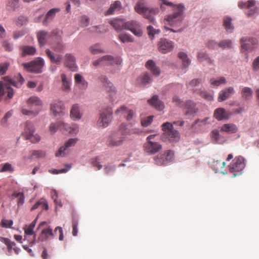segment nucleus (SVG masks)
I'll use <instances>...</instances> for the list:
<instances>
[{"label": "nucleus", "mask_w": 259, "mask_h": 259, "mask_svg": "<svg viewBox=\"0 0 259 259\" xmlns=\"http://www.w3.org/2000/svg\"><path fill=\"white\" fill-rule=\"evenodd\" d=\"M162 3L160 4V8L162 10H165L164 6H167L172 8L174 13L172 14L167 16L165 20L170 25L179 26L183 20L184 11L185 7L183 4L174 5L173 3L167 0H160Z\"/></svg>", "instance_id": "obj_1"}, {"label": "nucleus", "mask_w": 259, "mask_h": 259, "mask_svg": "<svg viewBox=\"0 0 259 259\" xmlns=\"http://www.w3.org/2000/svg\"><path fill=\"white\" fill-rule=\"evenodd\" d=\"M26 103L28 109L22 108L21 112L25 115L30 117H35L38 114L41 110L43 106V102L37 96H31L26 101Z\"/></svg>", "instance_id": "obj_2"}, {"label": "nucleus", "mask_w": 259, "mask_h": 259, "mask_svg": "<svg viewBox=\"0 0 259 259\" xmlns=\"http://www.w3.org/2000/svg\"><path fill=\"white\" fill-rule=\"evenodd\" d=\"M17 78L18 81L10 79L8 76L4 77V80L6 81L4 86L3 85V82L2 81L0 82V97L4 94H7V98L9 99L12 98L14 95V91L11 87V85L19 88L21 87L24 80L20 74L18 75Z\"/></svg>", "instance_id": "obj_3"}, {"label": "nucleus", "mask_w": 259, "mask_h": 259, "mask_svg": "<svg viewBox=\"0 0 259 259\" xmlns=\"http://www.w3.org/2000/svg\"><path fill=\"white\" fill-rule=\"evenodd\" d=\"M145 2L141 0L138 2L135 7V11L138 14L142 15L143 17L149 20L150 22L154 23V15L158 13L159 10L157 8H148L144 6Z\"/></svg>", "instance_id": "obj_4"}, {"label": "nucleus", "mask_w": 259, "mask_h": 259, "mask_svg": "<svg viewBox=\"0 0 259 259\" xmlns=\"http://www.w3.org/2000/svg\"><path fill=\"white\" fill-rule=\"evenodd\" d=\"M162 129L163 133L162 135V140L170 142H178L180 139L179 133L174 128L173 125L170 122H166L162 124Z\"/></svg>", "instance_id": "obj_5"}, {"label": "nucleus", "mask_w": 259, "mask_h": 259, "mask_svg": "<svg viewBox=\"0 0 259 259\" xmlns=\"http://www.w3.org/2000/svg\"><path fill=\"white\" fill-rule=\"evenodd\" d=\"M156 135H150L146 139L144 144L143 149L144 151L149 155H154L162 149V145L157 142L154 141Z\"/></svg>", "instance_id": "obj_6"}, {"label": "nucleus", "mask_w": 259, "mask_h": 259, "mask_svg": "<svg viewBox=\"0 0 259 259\" xmlns=\"http://www.w3.org/2000/svg\"><path fill=\"white\" fill-rule=\"evenodd\" d=\"M245 166V159L241 156L236 157L229 166L230 172L234 177L241 175Z\"/></svg>", "instance_id": "obj_7"}, {"label": "nucleus", "mask_w": 259, "mask_h": 259, "mask_svg": "<svg viewBox=\"0 0 259 259\" xmlns=\"http://www.w3.org/2000/svg\"><path fill=\"white\" fill-rule=\"evenodd\" d=\"M44 65V61L40 58H37L33 61L22 64V66L25 70L35 73L41 72Z\"/></svg>", "instance_id": "obj_8"}, {"label": "nucleus", "mask_w": 259, "mask_h": 259, "mask_svg": "<svg viewBox=\"0 0 259 259\" xmlns=\"http://www.w3.org/2000/svg\"><path fill=\"white\" fill-rule=\"evenodd\" d=\"M24 127L22 136L26 140H30L32 143H37L40 141V136L37 134H34L35 129L32 122L26 121L24 124Z\"/></svg>", "instance_id": "obj_9"}, {"label": "nucleus", "mask_w": 259, "mask_h": 259, "mask_svg": "<svg viewBox=\"0 0 259 259\" xmlns=\"http://www.w3.org/2000/svg\"><path fill=\"white\" fill-rule=\"evenodd\" d=\"M113 119V112L111 107L103 109L100 114L98 121V125L103 128L107 127Z\"/></svg>", "instance_id": "obj_10"}, {"label": "nucleus", "mask_w": 259, "mask_h": 259, "mask_svg": "<svg viewBox=\"0 0 259 259\" xmlns=\"http://www.w3.org/2000/svg\"><path fill=\"white\" fill-rule=\"evenodd\" d=\"M174 155V152L168 150L154 157V160L155 163L158 165H166L172 161Z\"/></svg>", "instance_id": "obj_11"}, {"label": "nucleus", "mask_w": 259, "mask_h": 259, "mask_svg": "<svg viewBox=\"0 0 259 259\" xmlns=\"http://www.w3.org/2000/svg\"><path fill=\"white\" fill-rule=\"evenodd\" d=\"M36 223V219L34 220L29 226H26L24 230V240H27L30 244H34L35 242L36 234H34L33 229Z\"/></svg>", "instance_id": "obj_12"}, {"label": "nucleus", "mask_w": 259, "mask_h": 259, "mask_svg": "<svg viewBox=\"0 0 259 259\" xmlns=\"http://www.w3.org/2000/svg\"><path fill=\"white\" fill-rule=\"evenodd\" d=\"M124 29L130 30L137 36H141L143 34L141 25L137 21L131 20L125 22Z\"/></svg>", "instance_id": "obj_13"}, {"label": "nucleus", "mask_w": 259, "mask_h": 259, "mask_svg": "<svg viewBox=\"0 0 259 259\" xmlns=\"http://www.w3.org/2000/svg\"><path fill=\"white\" fill-rule=\"evenodd\" d=\"M256 5V2L255 0H248L247 1H240L238 3V6L239 8H247L250 10V12L247 14L248 17L253 15L255 11L257 10L258 8Z\"/></svg>", "instance_id": "obj_14"}, {"label": "nucleus", "mask_w": 259, "mask_h": 259, "mask_svg": "<svg viewBox=\"0 0 259 259\" xmlns=\"http://www.w3.org/2000/svg\"><path fill=\"white\" fill-rule=\"evenodd\" d=\"M240 42L243 51H251L257 44L256 38L249 37H243L241 39Z\"/></svg>", "instance_id": "obj_15"}, {"label": "nucleus", "mask_w": 259, "mask_h": 259, "mask_svg": "<svg viewBox=\"0 0 259 259\" xmlns=\"http://www.w3.org/2000/svg\"><path fill=\"white\" fill-rule=\"evenodd\" d=\"M64 105L60 101H57L50 104V111L53 115L55 116L61 117L64 114Z\"/></svg>", "instance_id": "obj_16"}, {"label": "nucleus", "mask_w": 259, "mask_h": 259, "mask_svg": "<svg viewBox=\"0 0 259 259\" xmlns=\"http://www.w3.org/2000/svg\"><path fill=\"white\" fill-rule=\"evenodd\" d=\"M78 139L76 138L69 139L65 143L64 146H62L59 149L58 151L56 153V156L63 157L65 156L67 153L68 152V148L74 146L76 144L77 142L78 141Z\"/></svg>", "instance_id": "obj_17"}, {"label": "nucleus", "mask_w": 259, "mask_h": 259, "mask_svg": "<svg viewBox=\"0 0 259 259\" xmlns=\"http://www.w3.org/2000/svg\"><path fill=\"white\" fill-rule=\"evenodd\" d=\"M174 47L173 42L165 38H161L158 44V50L162 54L170 52Z\"/></svg>", "instance_id": "obj_18"}, {"label": "nucleus", "mask_w": 259, "mask_h": 259, "mask_svg": "<svg viewBox=\"0 0 259 259\" xmlns=\"http://www.w3.org/2000/svg\"><path fill=\"white\" fill-rule=\"evenodd\" d=\"M44 225H46L47 227L42 230L40 236L38 238V239L41 241L47 240L49 239L50 237L54 238V237L52 229L50 226H47L46 222L40 223L38 227L41 228Z\"/></svg>", "instance_id": "obj_19"}, {"label": "nucleus", "mask_w": 259, "mask_h": 259, "mask_svg": "<svg viewBox=\"0 0 259 259\" xmlns=\"http://www.w3.org/2000/svg\"><path fill=\"white\" fill-rule=\"evenodd\" d=\"M232 114L223 108L216 109L213 113L214 117L219 121L229 119Z\"/></svg>", "instance_id": "obj_20"}, {"label": "nucleus", "mask_w": 259, "mask_h": 259, "mask_svg": "<svg viewBox=\"0 0 259 259\" xmlns=\"http://www.w3.org/2000/svg\"><path fill=\"white\" fill-rule=\"evenodd\" d=\"M123 141V138L119 136L118 133H113L107 140V144L111 147L119 146Z\"/></svg>", "instance_id": "obj_21"}, {"label": "nucleus", "mask_w": 259, "mask_h": 259, "mask_svg": "<svg viewBox=\"0 0 259 259\" xmlns=\"http://www.w3.org/2000/svg\"><path fill=\"white\" fill-rule=\"evenodd\" d=\"M235 93L234 89L233 87H230L222 90L219 95L218 101L222 102L225 101L230 98Z\"/></svg>", "instance_id": "obj_22"}, {"label": "nucleus", "mask_w": 259, "mask_h": 259, "mask_svg": "<svg viewBox=\"0 0 259 259\" xmlns=\"http://www.w3.org/2000/svg\"><path fill=\"white\" fill-rule=\"evenodd\" d=\"M198 111V109L196 107V104L191 101H188L185 103L184 108L185 115H192Z\"/></svg>", "instance_id": "obj_23"}, {"label": "nucleus", "mask_w": 259, "mask_h": 259, "mask_svg": "<svg viewBox=\"0 0 259 259\" xmlns=\"http://www.w3.org/2000/svg\"><path fill=\"white\" fill-rule=\"evenodd\" d=\"M76 59L74 56L71 53H67L64 56V65L71 69L76 68Z\"/></svg>", "instance_id": "obj_24"}, {"label": "nucleus", "mask_w": 259, "mask_h": 259, "mask_svg": "<svg viewBox=\"0 0 259 259\" xmlns=\"http://www.w3.org/2000/svg\"><path fill=\"white\" fill-rule=\"evenodd\" d=\"M220 132H226L228 134H234L237 132V126L234 123H225L219 127Z\"/></svg>", "instance_id": "obj_25"}, {"label": "nucleus", "mask_w": 259, "mask_h": 259, "mask_svg": "<svg viewBox=\"0 0 259 259\" xmlns=\"http://www.w3.org/2000/svg\"><path fill=\"white\" fill-rule=\"evenodd\" d=\"M104 65L120 64L121 60L118 57H113L111 55H105L102 57Z\"/></svg>", "instance_id": "obj_26"}, {"label": "nucleus", "mask_w": 259, "mask_h": 259, "mask_svg": "<svg viewBox=\"0 0 259 259\" xmlns=\"http://www.w3.org/2000/svg\"><path fill=\"white\" fill-rule=\"evenodd\" d=\"M148 103L158 110L161 111L164 108L163 103L159 100L157 95L153 96L151 99L148 100Z\"/></svg>", "instance_id": "obj_27"}, {"label": "nucleus", "mask_w": 259, "mask_h": 259, "mask_svg": "<svg viewBox=\"0 0 259 259\" xmlns=\"http://www.w3.org/2000/svg\"><path fill=\"white\" fill-rule=\"evenodd\" d=\"M146 67L149 70L153 75L158 76L160 74V70L159 67L157 66L152 60H149L146 63Z\"/></svg>", "instance_id": "obj_28"}, {"label": "nucleus", "mask_w": 259, "mask_h": 259, "mask_svg": "<svg viewBox=\"0 0 259 259\" xmlns=\"http://www.w3.org/2000/svg\"><path fill=\"white\" fill-rule=\"evenodd\" d=\"M46 54L50 61L53 63H55L59 65L61 63L62 60V55L58 54H54L49 49L46 50Z\"/></svg>", "instance_id": "obj_29"}, {"label": "nucleus", "mask_w": 259, "mask_h": 259, "mask_svg": "<svg viewBox=\"0 0 259 259\" xmlns=\"http://www.w3.org/2000/svg\"><path fill=\"white\" fill-rule=\"evenodd\" d=\"M61 125H63L64 133H68L71 135H76L78 132V127L76 124L69 125L64 122Z\"/></svg>", "instance_id": "obj_30"}, {"label": "nucleus", "mask_w": 259, "mask_h": 259, "mask_svg": "<svg viewBox=\"0 0 259 259\" xmlns=\"http://www.w3.org/2000/svg\"><path fill=\"white\" fill-rule=\"evenodd\" d=\"M59 8H53L51 9L46 15L45 19L42 23L44 25H47L49 22L51 21L55 16L56 14L60 12Z\"/></svg>", "instance_id": "obj_31"}, {"label": "nucleus", "mask_w": 259, "mask_h": 259, "mask_svg": "<svg viewBox=\"0 0 259 259\" xmlns=\"http://www.w3.org/2000/svg\"><path fill=\"white\" fill-rule=\"evenodd\" d=\"M82 114L80 112L78 106L74 104L70 110V117L73 120H79L81 118Z\"/></svg>", "instance_id": "obj_32"}, {"label": "nucleus", "mask_w": 259, "mask_h": 259, "mask_svg": "<svg viewBox=\"0 0 259 259\" xmlns=\"http://www.w3.org/2000/svg\"><path fill=\"white\" fill-rule=\"evenodd\" d=\"M124 22L123 20L116 19L111 21L110 23L116 31H118L124 29Z\"/></svg>", "instance_id": "obj_33"}, {"label": "nucleus", "mask_w": 259, "mask_h": 259, "mask_svg": "<svg viewBox=\"0 0 259 259\" xmlns=\"http://www.w3.org/2000/svg\"><path fill=\"white\" fill-rule=\"evenodd\" d=\"M20 50L21 51V55L22 57L27 55H33L36 52V49L33 47L22 46Z\"/></svg>", "instance_id": "obj_34"}, {"label": "nucleus", "mask_w": 259, "mask_h": 259, "mask_svg": "<svg viewBox=\"0 0 259 259\" xmlns=\"http://www.w3.org/2000/svg\"><path fill=\"white\" fill-rule=\"evenodd\" d=\"M61 79L62 83V89L65 92H69L70 91V82L67 79L65 74L62 73L61 74Z\"/></svg>", "instance_id": "obj_35"}, {"label": "nucleus", "mask_w": 259, "mask_h": 259, "mask_svg": "<svg viewBox=\"0 0 259 259\" xmlns=\"http://www.w3.org/2000/svg\"><path fill=\"white\" fill-rule=\"evenodd\" d=\"M197 59L200 62L206 61L208 64H213V60L211 59L208 54L204 51H199L198 52Z\"/></svg>", "instance_id": "obj_36"}, {"label": "nucleus", "mask_w": 259, "mask_h": 259, "mask_svg": "<svg viewBox=\"0 0 259 259\" xmlns=\"http://www.w3.org/2000/svg\"><path fill=\"white\" fill-rule=\"evenodd\" d=\"M107 92L108 94L109 101L113 104L115 102L117 99L116 90L114 85H112V88H109L106 89Z\"/></svg>", "instance_id": "obj_37"}, {"label": "nucleus", "mask_w": 259, "mask_h": 259, "mask_svg": "<svg viewBox=\"0 0 259 259\" xmlns=\"http://www.w3.org/2000/svg\"><path fill=\"white\" fill-rule=\"evenodd\" d=\"M47 35L48 32L44 30L39 31L37 33L38 42L40 46H43L46 44Z\"/></svg>", "instance_id": "obj_38"}, {"label": "nucleus", "mask_w": 259, "mask_h": 259, "mask_svg": "<svg viewBox=\"0 0 259 259\" xmlns=\"http://www.w3.org/2000/svg\"><path fill=\"white\" fill-rule=\"evenodd\" d=\"M241 96L242 98L245 100H249L252 96L253 91L249 87H244L241 90Z\"/></svg>", "instance_id": "obj_39"}, {"label": "nucleus", "mask_w": 259, "mask_h": 259, "mask_svg": "<svg viewBox=\"0 0 259 259\" xmlns=\"http://www.w3.org/2000/svg\"><path fill=\"white\" fill-rule=\"evenodd\" d=\"M121 4L120 1H116L113 4H112L106 12L107 15H112L113 13L117 11L120 10Z\"/></svg>", "instance_id": "obj_40"}, {"label": "nucleus", "mask_w": 259, "mask_h": 259, "mask_svg": "<svg viewBox=\"0 0 259 259\" xmlns=\"http://www.w3.org/2000/svg\"><path fill=\"white\" fill-rule=\"evenodd\" d=\"M62 123H64L62 121H59L56 123H51L49 126V131L52 134L56 133L58 129H60L63 132V127Z\"/></svg>", "instance_id": "obj_41"}, {"label": "nucleus", "mask_w": 259, "mask_h": 259, "mask_svg": "<svg viewBox=\"0 0 259 259\" xmlns=\"http://www.w3.org/2000/svg\"><path fill=\"white\" fill-rule=\"evenodd\" d=\"M178 57L181 59L183 62V66L186 68L188 67L191 63V60L188 58L187 55L184 52H180L178 55Z\"/></svg>", "instance_id": "obj_42"}, {"label": "nucleus", "mask_w": 259, "mask_h": 259, "mask_svg": "<svg viewBox=\"0 0 259 259\" xmlns=\"http://www.w3.org/2000/svg\"><path fill=\"white\" fill-rule=\"evenodd\" d=\"M231 21V18L229 17H225L224 18L223 25L226 30L229 32H232L234 29V27L232 24Z\"/></svg>", "instance_id": "obj_43"}, {"label": "nucleus", "mask_w": 259, "mask_h": 259, "mask_svg": "<svg viewBox=\"0 0 259 259\" xmlns=\"http://www.w3.org/2000/svg\"><path fill=\"white\" fill-rule=\"evenodd\" d=\"M12 197L13 198H17V205L18 206L23 205L24 203V195L22 192H18L17 191L14 192Z\"/></svg>", "instance_id": "obj_44"}, {"label": "nucleus", "mask_w": 259, "mask_h": 259, "mask_svg": "<svg viewBox=\"0 0 259 259\" xmlns=\"http://www.w3.org/2000/svg\"><path fill=\"white\" fill-rule=\"evenodd\" d=\"M30 158H44L46 156V152L43 150H32L30 151Z\"/></svg>", "instance_id": "obj_45"}, {"label": "nucleus", "mask_w": 259, "mask_h": 259, "mask_svg": "<svg viewBox=\"0 0 259 259\" xmlns=\"http://www.w3.org/2000/svg\"><path fill=\"white\" fill-rule=\"evenodd\" d=\"M220 129H214L210 133L212 140L214 141L215 143L219 144L221 143L220 141L221 136L220 135Z\"/></svg>", "instance_id": "obj_46"}, {"label": "nucleus", "mask_w": 259, "mask_h": 259, "mask_svg": "<svg viewBox=\"0 0 259 259\" xmlns=\"http://www.w3.org/2000/svg\"><path fill=\"white\" fill-rule=\"evenodd\" d=\"M1 241L4 242L7 246L9 252H11L12 249H13L16 244L14 242H12L9 239L0 237Z\"/></svg>", "instance_id": "obj_47"}, {"label": "nucleus", "mask_w": 259, "mask_h": 259, "mask_svg": "<svg viewBox=\"0 0 259 259\" xmlns=\"http://www.w3.org/2000/svg\"><path fill=\"white\" fill-rule=\"evenodd\" d=\"M65 168H62L60 169H53L49 170V171L54 175H57L60 173H66L67 172L71 167V164H66L65 165Z\"/></svg>", "instance_id": "obj_48"}, {"label": "nucleus", "mask_w": 259, "mask_h": 259, "mask_svg": "<svg viewBox=\"0 0 259 259\" xmlns=\"http://www.w3.org/2000/svg\"><path fill=\"white\" fill-rule=\"evenodd\" d=\"M99 79L103 83V85L105 90L109 88H112V85H113V83L108 80L107 77L105 75L100 76Z\"/></svg>", "instance_id": "obj_49"}, {"label": "nucleus", "mask_w": 259, "mask_h": 259, "mask_svg": "<svg viewBox=\"0 0 259 259\" xmlns=\"http://www.w3.org/2000/svg\"><path fill=\"white\" fill-rule=\"evenodd\" d=\"M40 204H43L45 206V210L48 209L49 206L47 200L44 198H41L33 205L31 208V210H33L39 208Z\"/></svg>", "instance_id": "obj_50"}, {"label": "nucleus", "mask_w": 259, "mask_h": 259, "mask_svg": "<svg viewBox=\"0 0 259 259\" xmlns=\"http://www.w3.org/2000/svg\"><path fill=\"white\" fill-rule=\"evenodd\" d=\"M90 52L93 54H97L100 53H104V50L100 47L99 44H95L89 48Z\"/></svg>", "instance_id": "obj_51"}, {"label": "nucleus", "mask_w": 259, "mask_h": 259, "mask_svg": "<svg viewBox=\"0 0 259 259\" xmlns=\"http://www.w3.org/2000/svg\"><path fill=\"white\" fill-rule=\"evenodd\" d=\"M140 79L141 83L144 84L149 83L152 81V76L147 72H146L143 75H141Z\"/></svg>", "instance_id": "obj_52"}, {"label": "nucleus", "mask_w": 259, "mask_h": 259, "mask_svg": "<svg viewBox=\"0 0 259 259\" xmlns=\"http://www.w3.org/2000/svg\"><path fill=\"white\" fill-rule=\"evenodd\" d=\"M226 82V79L224 77H220L217 79L211 78L210 80V84L213 86H219L221 84H225Z\"/></svg>", "instance_id": "obj_53"}, {"label": "nucleus", "mask_w": 259, "mask_h": 259, "mask_svg": "<svg viewBox=\"0 0 259 259\" xmlns=\"http://www.w3.org/2000/svg\"><path fill=\"white\" fill-rule=\"evenodd\" d=\"M232 41L230 39H224L219 43V47L223 49H230L232 47Z\"/></svg>", "instance_id": "obj_54"}, {"label": "nucleus", "mask_w": 259, "mask_h": 259, "mask_svg": "<svg viewBox=\"0 0 259 259\" xmlns=\"http://www.w3.org/2000/svg\"><path fill=\"white\" fill-rule=\"evenodd\" d=\"M28 18L24 16H19L15 20V23L18 26L26 25L28 22Z\"/></svg>", "instance_id": "obj_55"}, {"label": "nucleus", "mask_w": 259, "mask_h": 259, "mask_svg": "<svg viewBox=\"0 0 259 259\" xmlns=\"http://www.w3.org/2000/svg\"><path fill=\"white\" fill-rule=\"evenodd\" d=\"M118 38L122 42H133L134 41L132 36L126 33H120L118 35Z\"/></svg>", "instance_id": "obj_56"}, {"label": "nucleus", "mask_w": 259, "mask_h": 259, "mask_svg": "<svg viewBox=\"0 0 259 259\" xmlns=\"http://www.w3.org/2000/svg\"><path fill=\"white\" fill-rule=\"evenodd\" d=\"M10 65L8 62L0 63V75H4L6 73Z\"/></svg>", "instance_id": "obj_57"}, {"label": "nucleus", "mask_w": 259, "mask_h": 259, "mask_svg": "<svg viewBox=\"0 0 259 259\" xmlns=\"http://www.w3.org/2000/svg\"><path fill=\"white\" fill-rule=\"evenodd\" d=\"M147 29L148 34L151 39L154 38L155 34H158L160 32V30L159 29H154L151 26H148Z\"/></svg>", "instance_id": "obj_58"}, {"label": "nucleus", "mask_w": 259, "mask_h": 259, "mask_svg": "<svg viewBox=\"0 0 259 259\" xmlns=\"http://www.w3.org/2000/svg\"><path fill=\"white\" fill-rule=\"evenodd\" d=\"M195 92H197L198 94L206 100L208 101H211L213 100V96L211 94H208L205 91L198 90L195 91Z\"/></svg>", "instance_id": "obj_59"}, {"label": "nucleus", "mask_w": 259, "mask_h": 259, "mask_svg": "<svg viewBox=\"0 0 259 259\" xmlns=\"http://www.w3.org/2000/svg\"><path fill=\"white\" fill-rule=\"evenodd\" d=\"M153 116H149L141 119V124L144 127H147L152 122L153 119Z\"/></svg>", "instance_id": "obj_60"}, {"label": "nucleus", "mask_w": 259, "mask_h": 259, "mask_svg": "<svg viewBox=\"0 0 259 259\" xmlns=\"http://www.w3.org/2000/svg\"><path fill=\"white\" fill-rule=\"evenodd\" d=\"M127 110V108L125 106H122L116 110L115 114L118 116H125Z\"/></svg>", "instance_id": "obj_61"}, {"label": "nucleus", "mask_w": 259, "mask_h": 259, "mask_svg": "<svg viewBox=\"0 0 259 259\" xmlns=\"http://www.w3.org/2000/svg\"><path fill=\"white\" fill-rule=\"evenodd\" d=\"M226 163L224 161L221 162L220 160L214 161L212 162V166L217 170H219L220 169L225 167Z\"/></svg>", "instance_id": "obj_62"}, {"label": "nucleus", "mask_w": 259, "mask_h": 259, "mask_svg": "<svg viewBox=\"0 0 259 259\" xmlns=\"http://www.w3.org/2000/svg\"><path fill=\"white\" fill-rule=\"evenodd\" d=\"M100 158L99 157H96L91 159V164L98 168V169H101L102 168V165L101 164L100 162Z\"/></svg>", "instance_id": "obj_63"}, {"label": "nucleus", "mask_w": 259, "mask_h": 259, "mask_svg": "<svg viewBox=\"0 0 259 259\" xmlns=\"http://www.w3.org/2000/svg\"><path fill=\"white\" fill-rule=\"evenodd\" d=\"M126 126H127L125 123H121L119 126L118 132L122 135H127L128 130Z\"/></svg>", "instance_id": "obj_64"}]
</instances>
